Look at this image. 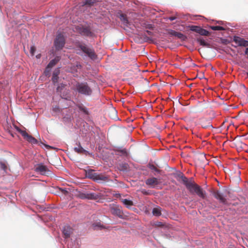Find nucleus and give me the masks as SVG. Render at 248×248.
<instances>
[{"label":"nucleus","mask_w":248,"mask_h":248,"mask_svg":"<svg viewBox=\"0 0 248 248\" xmlns=\"http://www.w3.org/2000/svg\"><path fill=\"white\" fill-rule=\"evenodd\" d=\"M186 188L191 194H196L199 197L204 199L206 197V192L200 186L196 184L191 178L190 182L187 184Z\"/></svg>","instance_id":"nucleus-1"},{"label":"nucleus","mask_w":248,"mask_h":248,"mask_svg":"<svg viewBox=\"0 0 248 248\" xmlns=\"http://www.w3.org/2000/svg\"><path fill=\"white\" fill-rule=\"evenodd\" d=\"M77 107L79 109L82 111L84 113L86 114H88V111L86 108V107H85L84 106H83V105H77Z\"/></svg>","instance_id":"nucleus-28"},{"label":"nucleus","mask_w":248,"mask_h":248,"mask_svg":"<svg viewBox=\"0 0 248 248\" xmlns=\"http://www.w3.org/2000/svg\"><path fill=\"white\" fill-rule=\"evenodd\" d=\"M160 183L157 178L152 177L147 179L145 181V184L150 186L151 187H154L155 186L158 185Z\"/></svg>","instance_id":"nucleus-13"},{"label":"nucleus","mask_w":248,"mask_h":248,"mask_svg":"<svg viewBox=\"0 0 248 248\" xmlns=\"http://www.w3.org/2000/svg\"><path fill=\"white\" fill-rule=\"evenodd\" d=\"M212 193L214 197L217 200H218L220 203H222L224 204H226L227 203L226 199L224 197L223 194L220 193L219 191L213 190L212 192Z\"/></svg>","instance_id":"nucleus-9"},{"label":"nucleus","mask_w":248,"mask_h":248,"mask_svg":"<svg viewBox=\"0 0 248 248\" xmlns=\"http://www.w3.org/2000/svg\"><path fill=\"white\" fill-rule=\"evenodd\" d=\"M79 197L81 199L96 200L98 196L93 193H81L79 194Z\"/></svg>","instance_id":"nucleus-10"},{"label":"nucleus","mask_w":248,"mask_h":248,"mask_svg":"<svg viewBox=\"0 0 248 248\" xmlns=\"http://www.w3.org/2000/svg\"><path fill=\"white\" fill-rule=\"evenodd\" d=\"M156 226H158V227H161V226H163V224L162 223V222H156L155 224Z\"/></svg>","instance_id":"nucleus-38"},{"label":"nucleus","mask_w":248,"mask_h":248,"mask_svg":"<svg viewBox=\"0 0 248 248\" xmlns=\"http://www.w3.org/2000/svg\"><path fill=\"white\" fill-rule=\"evenodd\" d=\"M109 209L112 215L116 216L120 218H124V213L121 206L117 204H112L109 205Z\"/></svg>","instance_id":"nucleus-5"},{"label":"nucleus","mask_w":248,"mask_h":248,"mask_svg":"<svg viewBox=\"0 0 248 248\" xmlns=\"http://www.w3.org/2000/svg\"><path fill=\"white\" fill-rule=\"evenodd\" d=\"M79 32L82 35L91 37L93 35V33L88 28L80 27L78 30Z\"/></svg>","instance_id":"nucleus-14"},{"label":"nucleus","mask_w":248,"mask_h":248,"mask_svg":"<svg viewBox=\"0 0 248 248\" xmlns=\"http://www.w3.org/2000/svg\"><path fill=\"white\" fill-rule=\"evenodd\" d=\"M199 34L202 35L208 36L209 35V32L207 30L201 28Z\"/></svg>","instance_id":"nucleus-31"},{"label":"nucleus","mask_w":248,"mask_h":248,"mask_svg":"<svg viewBox=\"0 0 248 248\" xmlns=\"http://www.w3.org/2000/svg\"><path fill=\"white\" fill-rule=\"evenodd\" d=\"M109 113H111L112 114H113L112 116H110V117L113 118L115 119L116 115V111L115 109H112L110 111Z\"/></svg>","instance_id":"nucleus-34"},{"label":"nucleus","mask_w":248,"mask_h":248,"mask_svg":"<svg viewBox=\"0 0 248 248\" xmlns=\"http://www.w3.org/2000/svg\"><path fill=\"white\" fill-rule=\"evenodd\" d=\"M245 54L247 55L248 58V47H247L246 49Z\"/></svg>","instance_id":"nucleus-42"},{"label":"nucleus","mask_w":248,"mask_h":248,"mask_svg":"<svg viewBox=\"0 0 248 248\" xmlns=\"http://www.w3.org/2000/svg\"><path fill=\"white\" fill-rule=\"evenodd\" d=\"M197 41L200 43V45L204 46H207L209 47L210 45L206 43L203 39L202 38H198L197 39Z\"/></svg>","instance_id":"nucleus-27"},{"label":"nucleus","mask_w":248,"mask_h":248,"mask_svg":"<svg viewBox=\"0 0 248 248\" xmlns=\"http://www.w3.org/2000/svg\"><path fill=\"white\" fill-rule=\"evenodd\" d=\"M171 34L174 35V36H176L178 38L181 39H183L185 37V36H184V34H183L181 32H177V31H173L171 32Z\"/></svg>","instance_id":"nucleus-24"},{"label":"nucleus","mask_w":248,"mask_h":248,"mask_svg":"<svg viewBox=\"0 0 248 248\" xmlns=\"http://www.w3.org/2000/svg\"><path fill=\"white\" fill-rule=\"evenodd\" d=\"M59 61V57H56L54 58V59L50 61V62H49L47 66V68H51L53 66H54L56 63L58 62Z\"/></svg>","instance_id":"nucleus-20"},{"label":"nucleus","mask_w":248,"mask_h":248,"mask_svg":"<svg viewBox=\"0 0 248 248\" xmlns=\"http://www.w3.org/2000/svg\"><path fill=\"white\" fill-rule=\"evenodd\" d=\"M83 2L85 5L92 6L96 2V0H84Z\"/></svg>","instance_id":"nucleus-30"},{"label":"nucleus","mask_w":248,"mask_h":248,"mask_svg":"<svg viewBox=\"0 0 248 248\" xmlns=\"http://www.w3.org/2000/svg\"><path fill=\"white\" fill-rule=\"evenodd\" d=\"M233 41L239 46H248V41L240 37L234 36Z\"/></svg>","instance_id":"nucleus-12"},{"label":"nucleus","mask_w":248,"mask_h":248,"mask_svg":"<svg viewBox=\"0 0 248 248\" xmlns=\"http://www.w3.org/2000/svg\"><path fill=\"white\" fill-rule=\"evenodd\" d=\"M76 87L78 92L82 94L90 95L92 93V90L86 82L78 83Z\"/></svg>","instance_id":"nucleus-3"},{"label":"nucleus","mask_w":248,"mask_h":248,"mask_svg":"<svg viewBox=\"0 0 248 248\" xmlns=\"http://www.w3.org/2000/svg\"><path fill=\"white\" fill-rule=\"evenodd\" d=\"M74 150L76 152L78 153V154L85 155L89 154V153L87 151L84 149L81 146L79 143L78 147L74 148Z\"/></svg>","instance_id":"nucleus-17"},{"label":"nucleus","mask_w":248,"mask_h":248,"mask_svg":"<svg viewBox=\"0 0 248 248\" xmlns=\"http://www.w3.org/2000/svg\"><path fill=\"white\" fill-rule=\"evenodd\" d=\"M61 191H62V193L65 195L68 193V191L65 189H62Z\"/></svg>","instance_id":"nucleus-39"},{"label":"nucleus","mask_w":248,"mask_h":248,"mask_svg":"<svg viewBox=\"0 0 248 248\" xmlns=\"http://www.w3.org/2000/svg\"><path fill=\"white\" fill-rule=\"evenodd\" d=\"M153 214L155 216H159L161 215V210L160 208H154L153 209Z\"/></svg>","instance_id":"nucleus-25"},{"label":"nucleus","mask_w":248,"mask_h":248,"mask_svg":"<svg viewBox=\"0 0 248 248\" xmlns=\"http://www.w3.org/2000/svg\"><path fill=\"white\" fill-rule=\"evenodd\" d=\"M177 177L180 178L183 184L186 186H187V184H188L190 182V180H188V179L182 173H180L177 175Z\"/></svg>","instance_id":"nucleus-19"},{"label":"nucleus","mask_w":248,"mask_h":248,"mask_svg":"<svg viewBox=\"0 0 248 248\" xmlns=\"http://www.w3.org/2000/svg\"><path fill=\"white\" fill-rule=\"evenodd\" d=\"M94 226L95 227H98L100 228H103V226L102 225H101V223H96L95 224H93Z\"/></svg>","instance_id":"nucleus-36"},{"label":"nucleus","mask_w":248,"mask_h":248,"mask_svg":"<svg viewBox=\"0 0 248 248\" xmlns=\"http://www.w3.org/2000/svg\"><path fill=\"white\" fill-rule=\"evenodd\" d=\"M146 32L148 33V34L151 35L152 34V32L149 31H146Z\"/></svg>","instance_id":"nucleus-43"},{"label":"nucleus","mask_w":248,"mask_h":248,"mask_svg":"<svg viewBox=\"0 0 248 248\" xmlns=\"http://www.w3.org/2000/svg\"><path fill=\"white\" fill-rule=\"evenodd\" d=\"M0 168H1V169H2V170H5L6 169L7 167H6V166L4 164V163L1 162V163H0Z\"/></svg>","instance_id":"nucleus-37"},{"label":"nucleus","mask_w":248,"mask_h":248,"mask_svg":"<svg viewBox=\"0 0 248 248\" xmlns=\"http://www.w3.org/2000/svg\"><path fill=\"white\" fill-rule=\"evenodd\" d=\"M78 47L92 60H95L97 59V55L92 48L89 47L86 45L82 44L79 45Z\"/></svg>","instance_id":"nucleus-4"},{"label":"nucleus","mask_w":248,"mask_h":248,"mask_svg":"<svg viewBox=\"0 0 248 248\" xmlns=\"http://www.w3.org/2000/svg\"><path fill=\"white\" fill-rule=\"evenodd\" d=\"M64 88V85H61V86H59L57 88V92L61 93V96L62 99H64L67 100H70L71 99V95L70 94V92L69 90H65L63 93H61L62 90L63 88Z\"/></svg>","instance_id":"nucleus-8"},{"label":"nucleus","mask_w":248,"mask_h":248,"mask_svg":"<svg viewBox=\"0 0 248 248\" xmlns=\"http://www.w3.org/2000/svg\"><path fill=\"white\" fill-rule=\"evenodd\" d=\"M35 50H36L35 47L34 46H32L31 47L30 52H31V55H32V56L34 55Z\"/></svg>","instance_id":"nucleus-35"},{"label":"nucleus","mask_w":248,"mask_h":248,"mask_svg":"<svg viewBox=\"0 0 248 248\" xmlns=\"http://www.w3.org/2000/svg\"><path fill=\"white\" fill-rule=\"evenodd\" d=\"M65 43V38L62 33L57 34L54 41V46L57 50L62 49Z\"/></svg>","instance_id":"nucleus-6"},{"label":"nucleus","mask_w":248,"mask_h":248,"mask_svg":"<svg viewBox=\"0 0 248 248\" xmlns=\"http://www.w3.org/2000/svg\"><path fill=\"white\" fill-rule=\"evenodd\" d=\"M176 18V16H170V17H169V19H170V21L174 20H175Z\"/></svg>","instance_id":"nucleus-40"},{"label":"nucleus","mask_w":248,"mask_h":248,"mask_svg":"<svg viewBox=\"0 0 248 248\" xmlns=\"http://www.w3.org/2000/svg\"><path fill=\"white\" fill-rule=\"evenodd\" d=\"M16 129L21 134L24 139L27 140L30 143L34 144L37 143V140L31 135H29L25 131L22 130L17 127H16Z\"/></svg>","instance_id":"nucleus-7"},{"label":"nucleus","mask_w":248,"mask_h":248,"mask_svg":"<svg viewBox=\"0 0 248 248\" xmlns=\"http://www.w3.org/2000/svg\"><path fill=\"white\" fill-rule=\"evenodd\" d=\"M200 124L202 128H208L209 127H212V125L211 124V120L209 119H202L200 121Z\"/></svg>","instance_id":"nucleus-15"},{"label":"nucleus","mask_w":248,"mask_h":248,"mask_svg":"<svg viewBox=\"0 0 248 248\" xmlns=\"http://www.w3.org/2000/svg\"><path fill=\"white\" fill-rule=\"evenodd\" d=\"M118 152L119 154H120L121 155H125V156H126L127 155L126 150L124 149H122V150H118Z\"/></svg>","instance_id":"nucleus-33"},{"label":"nucleus","mask_w":248,"mask_h":248,"mask_svg":"<svg viewBox=\"0 0 248 248\" xmlns=\"http://www.w3.org/2000/svg\"><path fill=\"white\" fill-rule=\"evenodd\" d=\"M149 168L152 170H154L155 172H158L160 171L153 164H149Z\"/></svg>","instance_id":"nucleus-32"},{"label":"nucleus","mask_w":248,"mask_h":248,"mask_svg":"<svg viewBox=\"0 0 248 248\" xmlns=\"http://www.w3.org/2000/svg\"><path fill=\"white\" fill-rule=\"evenodd\" d=\"M121 202L128 208L133 205V202L129 200L121 198Z\"/></svg>","instance_id":"nucleus-18"},{"label":"nucleus","mask_w":248,"mask_h":248,"mask_svg":"<svg viewBox=\"0 0 248 248\" xmlns=\"http://www.w3.org/2000/svg\"><path fill=\"white\" fill-rule=\"evenodd\" d=\"M72 232V229L69 226H64L62 233L65 238H69Z\"/></svg>","instance_id":"nucleus-16"},{"label":"nucleus","mask_w":248,"mask_h":248,"mask_svg":"<svg viewBox=\"0 0 248 248\" xmlns=\"http://www.w3.org/2000/svg\"><path fill=\"white\" fill-rule=\"evenodd\" d=\"M210 28L214 31H224L225 28L219 26H211Z\"/></svg>","instance_id":"nucleus-29"},{"label":"nucleus","mask_w":248,"mask_h":248,"mask_svg":"<svg viewBox=\"0 0 248 248\" xmlns=\"http://www.w3.org/2000/svg\"><path fill=\"white\" fill-rule=\"evenodd\" d=\"M190 30L193 31H195L197 33H199L201 27L197 26H189Z\"/></svg>","instance_id":"nucleus-26"},{"label":"nucleus","mask_w":248,"mask_h":248,"mask_svg":"<svg viewBox=\"0 0 248 248\" xmlns=\"http://www.w3.org/2000/svg\"><path fill=\"white\" fill-rule=\"evenodd\" d=\"M88 176L97 183H104L109 181L108 176L102 173L95 172L93 170H91L88 171Z\"/></svg>","instance_id":"nucleus-2"},{"label":"nucleus","mask_w":248,"mask_h":248,"mask_svg":"<svg viewBox=\"0 0 248 248\" xmlns=\"http://www.w3.org/2000/svg\"><path fill=\"white\" fill-rule=\"evenodd\" d=\"M36 172H40L42 175H46L49 172V170L45 165L42 164H38L35 169Z\"/></svg>","instance_id":"nucleus-11"},{"label":"nucleus","mask_w":248,"mask_h":248,"mask_svg":"<svg viewBox=\"0 0 248 248\" xmlns=\"http://www.w3.org/2000/svg\"><path fill=\"white\" fill-rule=\"evenodd\" d=\"M53 110L55 111L56 112V111H60V109H59L58 107L56 106L55 108H53Z\"/></svg>","instance_id":"nucleus-41"},{"label":"nucleus","mask_w":248,"mask_h":248,"mask_svg":"<svg viewBox=\"0 0 248 248\" xmlns=\"http://www.w3.org/2000/svg\"><path fill=\"white\" fill-rule=\"evenodd\" d=\"M118 168L121 171H127L128 169V165L127 163H120L119 164Z\"/></svg>","instance_id":"nucleus-21"},{"label":"nucleus","mask_w":248,"mask_h":248,"mask_svg":"<svg viewBox=\"0 0 248 248\" xmlns=\"http://www.w3.org/2000/svg\"><path fill=\"white\" fill-rule=\"evenodd\" d=\"M119 18L122 22L125 25H127L129 23L128 20L125 15L122 14L120 15Z\"/></svg>","instance_id":"nucleus-22"},{"label":"nucleus","mask_w":248,"mask_h":248,"mask_svg":"<svg viewBox=\"0 0 248 248\" xmlns=\"http://www.w3.org/2000/svg\"><path fill=\"white\" fill-rule=\"evenodd\" d=\"M59 74V72L58 71L54 72L52 78V80L53 83H55L58 82L59 77L58 75Z\"/></svg>","instance_id":"nucleus-23"}]
</instances>
